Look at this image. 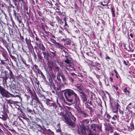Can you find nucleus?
<instances>
[{
  "label": "nucleus",
  "mask_w": 135,
  "mask_h": 135,
  "mask_svg": "<svg viewBox=\"0 0 135 135\" xmlns=\"http://www.w3.org/2000/svg\"><path fill=\"white\" fill-rule=\"evenodd\" d=\"M37 56L38 57L39 60H41L42 59V57L41 56L42 53L38 52L37 53Z\"/></svg>",
  "instance_id": "36"
},
{
  "label": "nucleus",
  "mask_w": 135,
  "mask_h": 135,
  "mask_svg": "<svg viewBox=\"0 0 135 135\" xmlns=\"http://www.w3.org/2000/svg\"><path fill=\"white\" fill-rule=\"evenodd\" d=\"M51 53L52 54V57H54L56 56V51H50Z\"/></svg>",
  "instance_id": "39"
},
{
  "label": "nucleus",
  "mask_w": 135,
  "mask_h": 135,
  "mask_svg": "<svg viewBox=\"0 0 135 135\" xmlns=\"http://www.w3.org/2000/svg\"><path fill=\"white\" fill-rule=\"evenodd\" d=\"M13 101H12L11 100H9L8 101V103H10L11 104H12L13 103Z\"/></svg>",
  "instance_id": "57"
},
{
  "label": "nucleus",
  "mask_w": 135,
  "mask_h": 135,
  "mask_svg": "<svg viewBox=\"0 0 135 135\" xmlns=\"http://www.w3.org/2000/svg\"><path fill=\"white\" fill-rule=\"evenodd\" d=\"M56 76V75L54 73H52H52L51 72L50 77H51V78L52 77L54 79V78H55Z\"/></svg>",
  "instance_id": "42"
},
{
  "label": "nucleus",
  "mask_w": 135,
  "mask_h": 135,
  "mask_svg": "<svg viewBox=\"0 0 135 135\" xmlns=\"http://www.w3.org/2000/svg\"><path fill=\"white\" fill-rule=\"evenodd\" d=\"M86 108H88L90 110L91 114V112L93 111V109L88 104H87V105H86Z\"/></svg>",
  "instance_id": "33"
},
{
  "label": "nucleus",
  "mask_w": 135,
  "mask_h": 135,
  "mask_svg": "<svg viewBox=\"0 0 135 135\" xmlns=\"http://www.w3.org/2000/svg\"><path fill=\"white\" fill-rule=\"evenodd\" d=\"M61 92H64V95L67 101L73 103L74 104L75 108L79 113L82 114L85 117L88 116V114L85 111L81 110L79 98L73 90L70 89H67L62 90Z\"/></svg>",
  "instance_id": "1"
},
{
  "label": "nucleus",
  "mask_w": 135,
  "mask_h": 135,
  "mask_svg": "<svg viewBox=\"0 0 135 135\" xmlns=\"http://www.w3.org/2000/svg\"><path fill=\"white\" fill-rule=\"evenodd\" d=\"M113 89H115L116 90H118V87L116 86L115 85H114L113 86Z\"/></svg>",
  "instance_id": "54"
},
{
  "label": "nucleus",
  "mask_w": 135,
  "mask_h": 135,
  "mask_svg": "<svg viewBox=\"0 0 135 135\" xmlns=\"http://www.w3.org/2000/svg\"><path fill=\"white\" fill-rule=\"evenodd\" d=\"M55 45L57 47L61 49H62V48L64 47L61 44L57 42L56 43Z\"/></svg>",
  "instance_id": "27"
},
{
  "label": "nucleus",
  "mask_w": 135,
  "mask_h": 135,
  "mask_svg": "<svg viewBox=\"0 0 135 135\" xmlns=\"http://www.w3.org/2000/svg\"><path fill=\"white\" fill-rule=\"evenodd\" d=\"M34 67L35 68V69L34 68L33 71L35 72L36 73H37L39 72L40 71H41L39 68H38V66L36 65H34Z\"/></svg>",
  "instance_id": "22"
},
{
  "label": "nucleus",
  "mask_w": 135,
  "mask_h": 135,
  "mask_svg": "<svg viewBox=\"0 0 135 135\" xmlns=\"http://www.w3.org/2000/svg\"><path fill=\"white\" fill-rule=\"evenodd\" d=\"M23 118L24 119H25L28 122H30V121L29 119L27 118H25V117Z\"/></svg>",
  "instance_id": "56"
},
{
  "label": "nucleus",
  "mask_w": 135,
  "mask_h": 135,
  "mask_svg": "<svg viewBox=\"0 0 135 135\" xmlns=\"http://www.w3.org/2000/svg\"><path fill=\"white\" fill-rule=\"evenodd\" d=\"M94 68L96 70L99 71L100 70V69L99 68H98L97 66L94 67Z\"/></svg>",
  "instance_id": "58"
},
{
  "label": "nucleus",
  "mask_w": 135,
  "mask_h": 135,
  "mask_svg": "<svg viewBox=\"0 0 135 135\" xmlns=\"http://www.w3.org/2000/svg\"><path fill=\"white\" fill-rule=\"evenodd\" d=\"M132 104L131 103H130L128 105L126 108V110H127L128 111L130 112H131L132 111L130 110V109H131L132 107Z\"/></svg>",
  "instance_id": "26"
},
{
  "label": "nucleus",
  "mask_w": 135,
  "mask_h": 135,
  "mask_svg": "<svg viewBox=\"0 0 135 135\" xmlns=\"http://www.w3.org/2000/svg\"><path fill=\"white\" fill-rule=\"evenodd\" d=\"M68 67L69 68H72L73 66L72 65L70 64H68Z\"/></svg>",
  "instance_id": "64"
},
{
  "label": "nucleus",
  "mask_w": 135,
  "mask_h": 135,
  "mask_svg": "<svg viewBox=\"0 0 135 135\" xmlns=\"http://www.w3.org/2000/svg\"><path fill=\"white\" fill-rule=\"evenodd\" d=\"M13 94L10 93L4 88L0 85V93L2 97H3L9 98L10 97H18L21 100L22 98L20 96L19 94L17 92H14Z\"/></svg>",
  "instance_id": "2"
},
{
  "label": "nucleus",
  "mask_w": 135,
  "mask_h": 135,
  "mask_svg": "<svg viewBox=\"0 0 135 135\" xmlns=\"http://www.w3.org/2000/svg\"><path fill=\"white\" fill-rule=\"evenodd\" d=\"M56 76V79L58 81L59 83H61V79L60 78V77L59 76Z\"/></svg>",
  "instance_id": "47"
},
{
  "label": "nucleus",
  "mask_w": 135,
  "mask_h": 135,
  "mask_svg": "<svg viewBox=\"0 0 135 135\" xmlns=\"http://www.w3.org/2000/svg\"><path fill=\"white\" fill-rule=\"evenodd\" d=\"M28 92L30 93V94L32 97V99H35V98H38L37 96L36 93L35 92L34 90L32 91L29 88H28Z\"/></svg>",
  "instance_id": "8"
},
{
  "label": "nucleus",
  "mask_w": 135,
  "mask_h": 135,
  "mask_svg": "<svg viewBox=\"0 0 135 135\" xmlns=\"http://www.w3.org/2000/svg\"><path fill=\"white\" fill-rule=\"evenodd\" d=\"M83 126H85L86 127V126H88L89 124V121L88 119H85L83 120Z\"/></svg>",
  "instance_id": "20"
},
{
  "label": "nucleus",
  "mask_w": 135,
  "mask_h": 135,
  "mask_svg": "<svg viewBox=\"0 0 135 135\" xmlns=\"http://www.w3.org/2000/svg\"><path fill=\"white\" fill-rule=\"evenodd\" d=\"M48 80L49 81V83H48V84L50 85V86H53L54 87L55 86V85L54 84L52 78L51 77H50L48 78Z\"/></svg>",
  "instance_id": "18"
},
{
  "label": "nucleus",
  "mask_w": 135,
  "mask_h": 135,
  "mask_svg": "<svg viewBox=\"0 0 135 135\" xmlns=\"http://www.w3.org/2000/svg\"><path fill=\"white\" fill-rule=\"evenodd\" d=\"M16 85L14 84H11V85H10V89L12 91V93L16 92L17 90L15 87Z\"/></svg>",
  "instance_id": "15"
},
{
  "label": "nucleus",
  "mask_w": 135,
  "mask_h": 135,
  "mask_svg": "<svg viewBox=\"0 0 135 135\" xmlns=\"http://www.w3.org/2000/svg\"><path fill=\"white\" fill-rule=\"evenodd\" d=\"M61 78L62 79V80L64 81H65L66 80V78L65 77L64 75L63 74L61 76Z\"/></svg>",
  "instance_id": "38"
},
{
  "label": "nucleus",
  "mask_w": 135,
  "mask_h": 135,
  "mask_svg": "<svg viewBox=\"0 0 135 135\" xmlns=\"http://www.w3.org/2000/svg\"><path fill=\"white\" fill-rule=\"evenodd\" d=\"M41 130H42L44 132H45V133H46V132L47 129H46V128H45L44 129H43L42 128Z\"/></svg>",
  "instance_id": "60"
},
{
  "label": "nucleus",
  "mask_w": 135,
  "mask_h": 135,
  "mask_svg": "<svg viewBox=\"0 0 135 135\" xmlns=\"http://www.w3.org/2000/svg\"><path fill=\"white\" fill-rule=\"evenodd\" d=\"M62 68H63L64 69H66L67 70H69V68L68 67V64H66L65 62H64L63 63V65L62 67Z\"/></svg>",
  "instance_id": "24"
},
{
  "label": "nucleus",
  "mask_w": 135,
  "mask_h": 135,
  "mask_svg": "<svg viewBox=\"0 0 135 135\" xmlns=\"http://www.w3.org/2000/svg\"><path fill=\"white\" fill-rule=\"evenodd\" d=\"M46 133L49 135H53L54 134V133L49 129H47Z\"/></svg>",
  "instance_id": "30"
},
{
  "label": "nucleus",
  "mask_w": 135,
  "mask_h": 135,
  "mask_svg": "<svg viewBox=\"0 0 135 135\" xmlns=\"http://www.w3.org/2000/svg\"><path fill=\"white\" fill-rule=\"evenodd\" d=\"M56 69L57 70L58 72L57 73L56 76H58L60 77L62 76V75L63 74L61 71H60V69L58 67H55Z\"/></svg>",
  "instance_id": "19"
},
{
  "label": "nucleus",
  "mask_w": 135,
  "mask_h": 135,
  "mask_svg": "<svg viewBox=\"0 0 135 135\" xmlns=\"http://www.w3.org/2000/svg\"><path fill=\"white\" fill-rule=\"evenodd\" d=\"M24 98L27 102H28L29 99L30 98V96L26 94H24Z\"/></svg>",
  "instance_id": "28"
},
{
  "label": "nucleus",
  "mask_w": 135,
  "mask_h": 135,
  "mask_svg": "<svg viewBox=\"0 0 135 135\" xmlns=\"http://www.w3.org/2000/svg\"><path fill=\"white\" fill-rule=\"evenodd\" d=\"M27 111L29 113H30L31 114H33V112H34V110H31L30 109H29L28 108H27Z\"/></svg>",
  "instance_id": "43"
},
{
  "label": "nucleus",
  "mask_w": 135,
  "mask_h": 135,
  "mask_svg": "<svg viewBox=\"0 0 135 135\" xmlns=\"http://www.w3.org/2000/svg\"><path fill=\"white\" fill-rule=\"evenodd\" d=\"M75 86L77 88V89L79 90L80 91H83V85L81 84L78 83L76 84Z\"/></svg>",
  "instance_id": "10"
},
{
  "label": "nucleus",
  "mask_w": 135,
  "mask_h": 135,
  "mask_svg": "<svg viewBox=\"0 0 135 135\" xmlns=\"http://www.w3.org/2000/svg\"><path fill=\"white\" fill-rule=\"evenodd\" d=\"M129 49L128 50V51H134V49L133 48H131L130 47L129 44Z\"/></svg>",
  "instance_id": "44"
},
{
  "label": "nucleus",
  "mask_w": 135,
  "mask_h": 135,
  "mask_svg": "<svg viewBox=\"0 0 135 135\" xmlns=\"http://www.w3.org/2000/svg\"><path fill=\"white\" fill-rule=\"evenodd\" d=\"M22 62H23V63L26 65H27V66L28 65H27V64L26 63V61L25 60H22Z\"/></svg>",
  "instance_id": "59"
},
{
  "label": "nucleus",
  "mask_w": 135,
  "mask_h": 135,
  "mask_svg": "<svg viewBox=\"0 0 135 135\" xmlns=\"http://www.w3.org/2000/svg\"><path fill=\"white\" fill-rule=\"evenodd\" d=\"M98 118H93L92 119H91L90 122H95L98 120Z\"/></svg>",
  "instance_id": "40"
},
{
  "label": "nucleus",
  "mask_w": 135,
  "mask_h": 135,
  "mask_svg": "<svg viewBox=\"0 0 135 135\" xmlns=\"http://www.w3.org/2000/svg\"><path fill=\"white\" fill-rule=\"evenodd\" d=\"M79 93L80 94V95L83 102L85 104L88 103V100L87 101V96L85 93L83 91H79Z\"/></svg>",
  "instance_id": "5"
},
{
  "label": "nucleus",
  "mask_w": 135,
  "mask_h": 135,
  "mask_svg": "<svg viewBox=\"0 0 135 135\" xmlns=\"http://www.w3.org/2000/svg\"><path fill=\"white\" fill-rule=\"evenodd\" d=\"M17 18V20L18 21L19 23H22V19L20 16H16Z\"/></svg>",
  "instance_id": "34"
},
{
  "label": "nucleus",
  "mask_w": 135,
  "mask_h": 135,
  "mask_svg": "<svg viewBox=\"0 0 135 135\" xmlns=\"http://www.w3.org/2000/svg\"><path fill=\"white\" fill-rule=\"evenodd\" d=\"M104 117L105 119L108 122L109 121V119L111 118V116L107 113H105L104 115Z\"/></svg>",
  "instance_id": "21"
},
{
  "label": "nucleus",
  "mask_w": 135,
  "mask_h": 135,
  "mask_svg": "<svg viewBox=\"0 0 135 135\" xmlns=\"http://www.w3.org/2000/svg\"><path fill=\"white\" fill-rule=\"evenodd\" d=\"M38 73V74H40L41 75V76L42 78L43 79V80H45L46 78H45V76H44V75L43 73L41 71H40Z\"/></svg>",
  "instance_id": "35"
},
{
  "label": "nucleus",
  "mask_w": 135,
  "mask_h": 135,
  "mask_svg": "<svg viewBox=\"0 0 135 135\" xmlns=\"http://www.w3.org/2000/svg\"><path fill=\"white\" fill-rule=\"evenodd\" d=\"M123 91L124 94L127 95H129V91L127 90V88L126 87L124 89Z\"/></svg>",
  "instance_id": "32"
},
{
  "label": "nucleus",
  "mask_w": 135,
  "mask_h": 135,
  "mask_svg": "<svg viewBox=\"0 0 135 135\" xmlns=\"http://www.w3.org/2000/svg\"><path fill=\"white\" fill-rule=\"evenodd\" d=\"M39 132H41V133L42 134V135H45V133H46L43 131L41 130V131H40Z\"/></svg>",
  "instance_id": "53"
},
{
  "label": "nucleus",
  "mask_w": 135,
  "mask_h": 135,
  "mask_svg": "<svg viewBox=\"0 0 135 135\" xmlns=\"http://www.w3.org/2000/svg\"><path fill=\"white\" fill-rule=\"evenodd\" d=\"M34 126L36 128H37L38 130V131L39 132H40V131H41V130L42 127L40 125L36 124Z\"/></svg>",
  "instance_id": "29"
},
{
  "label": "nucleus",
  "mask_w": 135,
  "mask_h": 135,
  "mask_svg": "<svg viewBox=\"0 0 135 135\" xmlns=\"http://www.w3.org/2000/svg\"><path fill=\"white\" fill-rule=\"evenodd\" d=\"M118 116L117 115H114V116L112 118L114 120H115L116 118H118Z\"/></svg>",
  "instance_id": "45"
},
{
  "label": "nucleus",
  "mask_w": 135,
  "mask_h": 135,
  "mask_svg": "<svg viewBox=\"0 0 135 135\" xmlns=\"http://www.w3.org/2000/svg\"><path fill=\"white\" fill-rule=\"evenodd\" d=\"M45 96L43 94H41L40 95H39V97H44Z\"/></svg>",
  "instance_id": "63"
},
{
  "label": "nucleus",
  "mask_w": 135,
  "mask_h": 135,
  "mask_svg": "<svg viewBox=\"0 0 135 135\" xmlns=\"http://www.w3.org/2000/svg\"><path fill=\"white\" fill-rule=\"evenodd\" d=\"M86 127L84 126H82L81 127L80 131L82 134L85 135L86 134Z\"/></svg>",
  "instance_id": "12"
},
{
  "label": "nucleus",
  "mask_w": 135,
  "mask_h": 135,
  "mask_svg": "<svg viewBox=\"0 0 135 135\" xmlns=\"http://www.w3.org/2000/svg\"><path fill=\"white\" fill-rule=\"evenodd\" d=\"M7 72L6 71H4L2 73V75L1 78L3 79V84H6L7 80L8 79V76H7Z\"/></svg>",
  "instance_id": "6"
},
{
  "label": "nucleus",
  "mask_w": 135,
  "mask_h": 135,
  "mask_svg": "<svg viewBox=\"0 0 135 135\" xmlns=\"http://www.w3.org/2000/svg\"><path fill=\"white\" fill-rule=\"evenodd\" d=\"M40 102H41L38 98H35V99H32L31 101V104L32 106L33 105L37 106L38 104H39Z\"/></svg>",
  "instance_id": "7"
},
{
  "label": "nucleus",
  "mask_w": 135,
  "mask_h": 135,
  "mask_svg": "<svg viewBox=\"0 0 135 135\" xmlns=\"http://www.w3.org/2000/svg\"><path fill=\"white\" fill-rule=\"evenodd\" d=\"M9 78L10 80L12 81H15L14 76L12 72V71L10 70H9Z\"/></svg>",
  "instance_id": "16"
},
{
  "label": "nucleus",
  "mask_w": 135,
  "mask_h": 135,
  "mask_svg": "<svg viewBox=\"0 0 135 135\" xmlns=\"http://www.w3.org/2000/svg\"><path fill=\"white\" fill-rule=\"evenodd\" d=\"M64 62L66 63H67L68 64H69L71 62V60L69 59H67L66 60H65Z\"/></svg>",
  "instance_id": "41"
},
{
  "label": "nucleus",
  "mask_w": 135,
  "mask_h": 135,
  "mask_svg": "<svg viewBox=\"0 0 135 135\" xmlns=\"http://www.w3.org/2000/svg\"><path fill=\"white\" fill-rule=\"evenodd\" d=\"M55 18L57 20L58 23L60 24L61 25H63L64 24V22L58 16H56Z\"/></svg>",
  "instance_id": "17"
},
{
  "label": "nucleus",
  "mask_w": 135,
  "mask_h": 135,
  "mask_svg": "<svg viewBox=\"0 0 135 135\" xmlns=\"http://www.w3.org/2000/svg\"><path fill=\"white\" fill-rule=\"evenodd\" d=\"M31 41L29 39H28V40H27V42H26V43L28 45V44H29V45H31L32 46V45L31 44Z\"/></svg>",
  "instance_id": "50"
},
{
  "label": "nucleus",
  "mask_w": 135,
  "mask_h": 135,
  "mask_svg": "<svg viewBox=\"0 0 135 135\" xmlns=\"http://www.w3.org/2000/svg\"><path fill=\"white\" fill-rule=\"evenodd\" d=\"M39 107L41 109L42 111H44V110L45 109L44 108V107L42 105V103L41 102L39 104Z\"/></svg>",
  "instance_id": "37"
},
{
  "label": "nucleus",
  "mask_w": 135,
  "mask_h": 135,
  "mask_svg": "<svg viewBox=\"0 0 135 135\" xmlns=\"http://www.w3.org/2000/svg\"><path fill=\"white\" fill-rule=\"evenodd\" d=\"M45 26H46L45 25H44L43 24V23H42L41 24V27L42 28V29L44 31H45Z\"/></svg>",
  "instance_id": "48"
},
{
  "label": "nucleus",
  "mask_w": 135,
  "mask_h": 135,
  "mask_svg": "<svg viewBox=\"0 0 135 135\" xmlns=\"http://www.w3.org/2000/svg\"><path fill=\"white\" fill-rule=\"evenodd\" d=\"M119 104L118 103L115 104L114 108L113 109V112L114 113H117L118 112V110L119 106Z\"/></svg>",
  "instance_id": "13"
},
{
  "label": "nucleus",
  "mask_w": 135,
  "mask_h": 135,
  "mask_svg": "<svg viewBox=\"0 0 135 135\" xmlns=\"http://www.w3.org/2000/svg\"><path fill=\"white\" fill-rule=\"evenodd\" d=\"M50 101L51 100L50 99H46V101L45 102H46V103L47 105H48Z\"/></svg>",
  "instance_id": "52"
},
{
  "label": "nucleus",
  "mask_w": 135,
  "mask_h": 135,
  "mask_svg": "<svg viewBox=\"0 0 135 135\" xmlns=\"http://www.w3.org/2000/svg\"><path fill=\"white\" fill-rule=\"evenodd\" d=\"M37 45L40 49L42 51V52L46 50L45 47L42 44L40 43L38 45L37 44Z\"/></svg>",
  "instance_id": "14"
},
{
  "label": "nucleus",
  "mask_w": 135,
  "mask_h": 135,
  "mask_svg": "<svg viewBox=\"0 0 135 135\" xmlns=\"http://www.w3.org/2000/svg\"><path fill=\"white\" fill-rule=\"evenodd\" d=\"M56 132H60L61 133V129H57V128H56Z\"/></svg>",
  "instance_id": "55"
},
{
  "label": "nucleus",
  "mask_w": 135,
  "mask_h": 135,
  "mask_svg": "<svg viewBox=\"0 0 135 135\" xmlns=\"http://www.w3.org/2000/svg\"><path fill=\"white\" fill-rule=\"evenodd\" d=\"M68 79L71 82H72V83H73L74 79H73L71 77L69 76Z\"/></svg>",
  "instance_id": "46"
},
{
  "label": "nucleus",
  "mask_w": 135,
  "mask_h": 135,
  "mask_svg": "<svg viewBox=\"0 0 135 135\" xmlns=\"http://www.w3.org/2000/svg\"><path fill=\"white\" fill-rule=\"evenodd\" d=\"M71 109L72 108L71 107H66L65 110L66 115H64V117L65 122L69 125L71 126L72 127H74L75 126V123L72 121L70 118L67 117V116H68L69 113H71L70 111Z\"/></svg>",
  "instance_id": "3"
},
{
  "label": "nucleus",
  "mask_w": 135,
  "mask_h": 135,
  "mask_svg": "<svg viewBox=\"0 0 135 135\" xmlns=\"http://www.w3.org/2000/svg\"><path fill=\"white\" fill-rule=\"evenodd\" d=\"M63 52H65V56H68V53H67V52H66V51L65 50H63Z\"/></svg>",
  "instance_id": "62"
},
{
  "label": "nucleus",
  "mask_w": 135,
  "mask_h": 135,
  "mask_svg": "<svg viewBox=\"0 0 135 135\" xmlns=\"http://www.w3.org/2000/svg\"><path fill=\"white\" fill-rule=\"evenodd\" d=\"M64 41L65 42V43L68 45H70L71 44V41L70 40L68 39H65L64 40Z\"/></svg>",
  "instance_id": "31"
},
{
  "label": "nucleus",
  "mask_w": 135,
  "mask_h": 135,
  "mask_svg": "<svg viewBox=\"0 0 135 135\" xmlns=\"http://www.w3.org/2000/svg\"><path fill=\"white\" fill-rule=\"evenodd\" d=\"M64 86L63 84H61V83H59L57 84V88L56 90L57 91H59V90H61L62 87Z\"/></svg>",
  "instance_id": "23"
},
{
  "label": "nucleus",
  "mask_w": 135,
  "mask_h": 135,
  "mask_svg": "<svg viewBox=\"0 0 135 135\" xmlns=\"http://www.w3.org/2000/svg\"><path fill=\"white\" fill-rule=\"evenodd\" d=\"M63 63L64 62L61 61H59L58 62L61 68L63 65Z\"/></svg>",
  "instance_id": "51"
},
{
  "label": "nucleus",
  "mask_w": 135,
  "mask_h": 135,
  "mask_svg": "<svg viewBox=\"0 0 135 135\" xmlns=\"http://www.w3.org/2000/svg\"><path fill=\"white\" fill-rule=\"evenodd\" d=\"M68 116L71 118L73 120L74 122H75L76 121V119L74 117V116L72 115V113H69V114L68 115Z\"/></svg>",
  "instance_id": "25"
},
{
  "label": "nucleus",
  "mask_w": 135,
  "mask_h": 135,
  "mask_svg": "<svg viewBox=\"0 0 135 135\" xmlns=\"http://www.w3.org/2000/svg\"><path fill=\"white\" fill-rule=\"evenodd\" d=\"M11 57L12 58L14 59L15 61H16V58L14 56H12Z\"/></svg>",
  "instance_id": "61"
},
{
  "label": "nucleus",
  "mask_w": 135,
  "mask_h": 135,
  "mask_svg": "<svg viewBox=\"0 0 135 135\" xmlns=\"http://www.w3.org/2000/svg\"><path fill=\"white\" fill-rule=\"evenodd\" d=\"M90 128L93 131L98 133L102 131V126L100 125L92 124L90 126Z\"/></svg>",
  "instance_id": "4"
},
{
  "label": "nucleus",
  "mask_w": 135,
  "mask_h": 135,
  "mask_svg": "<svg viewBox=\"0 0 135 135\" xmlns=\"http://www.w3.org/2000/svg\"><path fill=\"white\" fill-rule=\"evenodd\" d=\"M50 40L55 45L56 43L57 42L54 39L52 38H51Z\"/></svg>",
  "instance_id": "49"
},
{
  "label": "nucleus",
  "mask_w": 135,
  "mask_h": 135,
  "mask_svg": "<svg viewBox=\"0 0 135 135\" xmlns=\"http://www.w3.org/2000/svg\"><path fill=\"white\" fill-rule=\"evenodd\" d=\"M28 92L30 93V94L32 97V99H35V98H38L37 96L36 93L35 92L34 90L32 91L29 88H28Z\"/></svg>",
  "instance_id": "9"
},
{
  "label": "nucleus",
  "mask_w": 135,
  "mask_h": 135,
  "mask_svg": "<svg viewBox=\"0 0 135 135\" xmlns=\"http://www.w3.org/2000/svg\"><path fill=\"white\" fill-rule=\"evenodd\" d=\"M42 53L44 56V58L47 60L49 59V55L47 51L46 50L42 52Z\"/></svg>",
  "instance_id": "11"
}]
</instances>
